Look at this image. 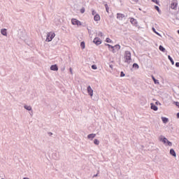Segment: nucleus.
<instances>
[{"label": "nucleus", "mask_w": 179, "mask_h": 179, "mask_svg": "<svg viewBox=\"0 0 179 179\" xmlns=\"http://www.w3.org/2000/svg\"><path fill=\"white\" fill-rule=\"evenodd\" d=\"M124 62L127 64H131V61H132V59L131 58V52L127 50L124 52Z\"/></svg>", "instance_id": "obj_1"}, {"label": "nucleus", "mask_w": 179, "mask_h": 179, "mask_svg": "<svg viewBox=\"0 0 179 179\" xmlns=\"http://www.w3.org/2000/svg\"><path fill=\"white\" fill-rule=\"evenodd\" d=\"M54 37H55V33H52V32L48 33L47 34L45 41H48V43H50V41H52V38H54Z\"/></svg>", "instance_id": "obj_2"}, {"label": "nucleus", "mask_w": 179, "mask_h": 179, "mask_svg": "<svg viewBox=\"0 0 179 179\" xmlns=\"http://www.w3.org/2000/svg\"><path fill=\"white\" fill-rule=\"evenodd\" d=\"M71 23L73 25L82 26V22L75 18L71 19Z\"/></svg>", "instance_id": "obj_3"}, {"label": "nucleus", "mask_w": 179, "mask_h": 179, "mask_svg": "<svg viewBox=\"0 0 179 179\" xmlns=\"http://www.w3.org/2000/svg\"><path fill=\"white\" fill-rule=\"evenodd\" d=\"M105 45H106V47H108L109 50H110V51H112V52H113V54H115V52H117V51H115V49H114V46H113L108 43H106Z\"/></svg>", "instance_id": "obj_4"}, {"label": "nucleus", "mask_w": 179, "mask_h": 179, "mask_svg": "<svg viewBox=\"0 0 179 179\" xmlns=\"http://www.w3.org/2000/svg\"><path fill=\"white\" fill-rule=\"evenodd\" d=\"M93 43H94V44H96V45H100V44H101V40L100 39V38H95L93 41Z\"/></svg>", "instance_id": "obj_5"}, {"label": "nucleus", "mask_w": 179, "mask_h": 179, "mask_svg": "<svg viewBox=\"0 0 179 179\" xmlns=\"http://www.w3.org/2000/svg\"><path fill=\"white\" fill-rule=\"evenodd\" d=\"M87 91L88 94L92 97L93 96V90L92 89V87H90V85H89L87 88Z\"/></svg>", "instance_id": "obj_6"}, {"label": "nucleus", "mask_w": 179, "mask_h": 179, "mask_svg": "<svg viewBox=\"0 0 179 179\" xmlns=\"http://www.w3.org/2000/svg\"><path fill=\"white\" fill-rule=\"evenodd\" d=\"M125 17V15L122 13H117V19H119V20H122Z\"/></svg>", "instance_id": "obj_7"}, {"label": "nucleus", "mask_w": 179, "mask_h": 179, "mask_svg": "<svg viewBox=\"0 0 179 179\" xmlns=\"http://www.w3.org/2000/svg\"><path fill=\"white\" fill-rule=\"evenodd\" d=\"M160 142H163L164 143H166L167 138L166 137H164L163 136H160L159 138Z\"/></svg>", "instance_id": "obj_8"}, {"label": "nucleus", "mask_w": 179, "mask_h": 179, "mask_svg": "<svg viewBox=\"0 0 179 179\" xmlns=\"http://www.w3.org/2000/svg\"><path fill=\"white\" fill-rule=\"evenodd\" d=\"M130 22H131V24H133L134 26H137V24H138V22L134 18H130Z\"/></svg>", "instance_id": "obj_9"}, {"label": "nucleus", "mask_w": 179, "mask_h": 179, "mask_svg": "<svg viewBox=\"0 0 179 179\" xmlns=\"http://www.w3.org/2000/svg\"><path fill=\"white\" fill-rule=\"evenodd\" d=\"M150 106H151V110H153L154 111H157L158 108L156 105H155V103H151Z\"/></svg>", "instance_id": "obj_10"}, {"label": "nucleus", "mask_w": 179, "mask_h": 179, "mask_svg": "<svg viewBox=\"0 0 179 179\" xmlns=\"http://www.w3.org/2000/svg\"><path fill=\"white\" fill-rule=\"evenodd\" d=\"M50 71H58V66L57 64L50 66Z\"/></svg>", "instance_id": "obj_11"}, {"label": "nucleus", "mask_w": 179, "mask_h": 179, "mask_svg": "<svg viewBox=\"0 0 179 179\" xmlns=\"http://www.w3.org/2000/svg\"><path fill=\"white\" fill-rule=\"evenodd\" d=\"M171 9H174L176 10V9H177V3L172 2L171 3Z\"/></svg>", "instance_id": "obj_12"}, {"label": "nucleus", "mask_w": 179, "mask_h": 179, "mask_svg": "<svg viewBox=\"0 0 179 179\" xmlns=\"http://www.w3.org/2000/svg\"><path fill=\"white\" fill-rule=\"evenodd\" d=\"M96 138V134H90L87 136L88 139H94Z\"/></svg>", "instance_id": "obj_13"}, {"label": "nucleus", "mask_w": 179, "mask_h": 179, "mask_svg": "<svg viewBox=\"0 0 179 179\" xmlns=\"http://www.w3.org/2000/svg\"><path fill=\"white\" fill-rule=\"evenodd\" d=\"M170 155H171V156H173V157H176V156H177V154L176 153L174 149L170 150Z\"/></svg>", "instance_id": "obj_14"}, {"label": "nucleus", "mask_w": 179, "mask_h": 179, "mask_svg": "<svg viewBox=\"0 0 179 179\" xmlns=\"http://www.w3.org/2000/svg\"><path fill=\"white\" fill-rule=\"evenodd\" d=\"M94 20L95 22H99V20H100V15L99 14H96L94 17Z\"/></svg>", "instance_id": "obj_15"}, {"label": "nucleus", "mask_w": 179, "mask_h": 179, "mask_svg": "<svg viewBox=\"0 0 179 179\" xmlns=\"http://www.w3.org/2000/svg\"><path fill=\"white\" fill-rule=\"evenodd\" d=\"M1 34L3 36H8V33L6 32V29H1Z\"/></svg>", "instance_id": "obj_16"}, {"label": "nucleus", "mask_w": 179, "mask_h": 179, "mask_svg": "<svg viewBox=\"0 0 179 179\" xmlns=\"http://www.w3.org/2000/svg\"><path fill=\"white\" fill-rule=\"evenodd\" d=\"M162 120L164 124H167V122H169V118L167 117H162Z\"/></svg>", "instance_id": "obj_17"}, {"label": "nucleus", "mask_w": 179, "mask_h": 179, "mask_svg": "<svg viewBox=\"0 0 179 179\" xmlns=\"http://www.w3.org/2000/svg\"><path fill=\"white\" fill-rule=\"evenodd\" d=\"M24 108H25V110H27V111H31V110H32L31 107L30 106H27V105H24Z\"/></svg>", "instance_id": "obj_18"}, {"label": "nucleus", "mask_w": 179, "mask_h": 179, "mask_svg": "<svg viewBox=\"0 0 179 179\" xmlns=\"http://www.w3.org/2000/svg\"><path fill=\"white\" fill-rule=\"evenodd\" d=\"M159 51H162V52H166V48H164V47H163V45H159Z\"/></svg>", "instance_id": "obj_19"}, {"label": "nucleus", "mask_w": 179, "mask_h": 179, "mask_svg": "<svg viewBox=\"0 0 179 179\" xmlns=\"http://www.w3.org/2000/svg\"><path fill=\"white\" fill-rule=\"evenodd\" d=\"M152 80L155 83V85H159V80L155 79V76H152Z\"/></svg>", "instance_id": "obj_20"}, {"label": "nucleus", "mask_w": 179, "mask_h": 179, "mask_svg": "<svg viewBox=\"0 0 179 179\" xmlns=\"http://www.w3.org/2000/svg\"><path fill=\"white\" fill-rule=\"evenodd\" d=\"M152 31H154V33H155V34H157V36H159V37H162V35L156 31V29H155V27H152Z\"/></svg>", "instance_id": "obj_21"}, {"label": "nucleus", "mask_w": 179, "mask_h": 179, "mask_svg": "<svg viewBox=\"0 0 179 179\" xmlns=\"http://www.w3.org/2000/svg\"><path fill=\"white\" fill-rule=\"evenodd\" d=\"M168 59H169V61L171 62L172 65H174V60L173 59V58L171 57V56L169 55V56H168Z\"/></svg>", "instance_id": "obj_22"}, {"label": "nucleus", "mask_w": 179, "mask_h": 179, "mask_svg": "<svg viewBox=\"0 0 179 179\" xmlns=\"http://www.w3.org/2000/svg\"><path fill=\"white\" fill-rule=\"evenodd\" d=\"M114 47V50H117L118 51V50H120L121 46L120 45H115Z\"/></svg>", "instance_id": "obj_23"}, {"label": "nucleus", "mask_w": 179, "mask_h": 179, "mask_svg": "<svg viewBox=\"0 0 179 179\" xmlns=\"http://www.w3.org/2000/svg\"><path fill=\"white\" fill-rule=\"evenodd\" d=\"M94 145H100V141L97 138H95L94 140Z\"/></svg>", "instance_id": "obj_24"}, {"label": "nucleus", "mask_w": 179, "mask_h": 179, "mask_svg": "<svg viewBox=\"0 0 179 179\" xmlns=\"http://www.w3.org/2000/svg\"><path fill=\"white\" fill-rule=\"evenodd\" d=\"M80 47L83 50H85V41H82L80 43Z\"/></svg>", "instance_id": "obj_25"}, {"label": "nucleus", "mask_w": 179, "mask_h": 179, "mask_svg": "<svg viewBox=\"0 0 179 179\" xmlns=\"http://www.w3.org/2000/svg\"><path fill=\"white\" fill-rule=\"evenodd\" d=\"M133 68H136V69H139V65L136 63L133 64Z\"/></svg>", "instance_id": "obj_26"}, {"label": "nucleus", "mask_w": 179, "mask_h": 179, "mask_svg": "<svg viewBox=\"0 0 179 179\" xmlns=\"http://www.w3.org/2000/svg\"><path fill=\"white\" fill-rule=\"evenodd\" d=\"M155 9L156 10H157V12H158L159 13H160V12H161L160 8H159L157 6H155Z\"/></svg>", "instance_id": "obj_27"}, {"label": "nucleus", "mask_w": 179, "mask_h": 179, "mask_svg": "<svg viewBox=\"0 0 179 179\" xmlns=\"http://www.w3.org/2000/svg\"><path fill=\"white\" fill-rule=\"evenodd\" d=\"M166 143H167V145H168V146H173V143H171V141H166Z\"/></svg>", "instance_id": "obj_28"}, {"label": "nucleus", "mask_w": 179, "mask_h": 179, "mask_svg": "<svg viewBox=\"0 0 179 179\" xmlns=\"http://www.w3.org/2000/svg\"><path fill=\"white\" fill-rule=\"evenodd\" d=\"M106 43H113V41L110 38H106Z\"/></svg>", "instance_id": "obj_29"}, {"label": "nucleus", "mask_w": 179, "mask_h": 179, "mask_svg": "<svg viewBox=\"0 0 179 179\" xmlns=\"http://www.w3.org/2000/svg\"><path fill=\"white\" fill-rule=\"evenodd\" d=\"M92 69H97V66L96 64H93L92 66H91Z\"/></svg>", "instance_id": "obj_30"}, {"label": "nucleus", "mask_w": 179, "mask_h": 179, "mask_svg": "<svg viewBox=\"0 0 179 179\" xmlns=\"http://www.w3.org/2000/svg\"><path fill=\"white\" fill-rule=\"evenodd\" d=\"M138 1L139 0H131V3H138Z\"/></svg>", "instance_id": "obj_31"}, {"label": "nucleus", "mask_w": 179, "mask_h": 179, "mask_svg": "<svg viewBox=\"0 0 179 179\" xmlns=\"http://www.w3.org/2000/svg\"><path fill=\"white\" fill-rule=\"evenodd\" d=\"M105 8H106V12L108 13V9H109L108 5V4H105Z\"/></svg>", "instance_id": "obj_32"}, {"label": "nucleus", "mask_w": 179, "mask_h": 179, "mask_svg": "<svg viewBox=\"0 0 179 179\" xmlns=\"http://www.w3.org/2000/svg\"><path fill=\"white\" fill-rule=\"evenodd\" d=\"M125 76V74L124 73V71L120 72V78H124Z\"/></svg>", "instance_id": "obj_33"}, {"label": "nucleus", "mask_w": 179, "mask_h": 179, "mask_svg": "<svg viewBox=\"0 0 179 179\" xmlns=\"http://www.w3.org/2000/svg\"><path fill=\"white\" fill-rule=\"evenodd\" d=\"M152 2H155L157 5H159L158 0H152Z\"/></svg>", "instance_id": "obj_34"}, {"label": "nucleus", "mask_w": 179, "mask_h": 179, "mask_svg": "<svg viewBox=\"0 0 179 179\" xmlns=\"http://www.w3.org/2000/svg\"><path fill=\"white\" fill-rule=\"evenodd\" d=\"M80 13H83L85 12V7H83L80 10Z\"/></svg>", "instance_id": "obj_35"}, {"label": "nucleus", "mask_w": 179, "mask_h": 179, "mask_svg": "<svg viewBox=\"0 0 179 179\" xmlns=\"http://www.w3.org/2000/svg\"><path fill=\"white\" fill-rule=\"evenodd\" d=\"M92 15H93V16H94V15H96V10L92 9Z\"/></svg>", "instance_id": "obj_36"}, {"label": "nucleus", "mask_w": 179, "mask_h": 179, "mask_svg": "<svg viewBox=\"0 0 179 179\" xmlns=\"http://www.w3.org/2000/svg\"><path fill=\"white\" fill-rule=\"evenodd\" d=\"M155 104H156V106H161L162 105V103H160V102H159V101H157L155 102Z\"/></svg>", "instance_id": "obj_37"}, {"label": "nucleus", "mask_w": 179, "mask_h": 179, "mask_svg": "<svg viewBox=\"0 0 179 179\" xmlns=\"http://www.w3.org/2000/svg\"><path fill=\"white\" fill-rule=\"evenodd\" d=\"M98 36L103 37V33L102 32H99Z\"/></svg>", "instance_id": "obj_38"}, {"label": "nucleus", "mask_w": 179, "mask_h": 179, "mask_svg": "<svg viewBox=\"0 0 179 179\" xmlns=\"http://www.w3.org/2000/svg\"><path fill=\"white\" fill-rule=\"evenodd\" d=\"M176 106L179 108V102H175Z\"/></svg>", "instance_id": "obj_39"}, {"label": "nucleus", "mask_w": 179, "mask_h": 179, "mask_svg": "<svg viewBox=\"0 0 179 179\" xmlns=\"http://www.w3.org/2000/svg\"><path fill=\"white\" fill-rule=\"evenodd\" d=\"M176 68H179V62H176Z\"/></svg>", "instance_id": "obj_40"}, {"label": "nucleus", "mask_w": 179, "mask_h": 179, "mask_svg": "<svg viewBox=\"0 0 179 179\" xmlns=\"http://www.w3.org/2000/svg\"><path fill=\"white\" fill-rule=\"evenodd\" d=\"M48 135H49V136H52V132H48Z\"/></svg>", "instance_id": "obj_41"}, {"label": "nucleus", "mask_w": 179, "mask_h": 179, "mask_svg": "<svg viewBox=\"0 0 179 179\" xmlns=\"http://www.w3.org/2000/svg\"><path fill=\"white\" fill-rule=\"evenodd\" d=\"M69 71L71 72V75H72V73H72V68H70V69H69Z\"/></svg>", "instance_id": "obj_42"}, {"label": "nucleus", "mask_w": 179, "mask_h": 179, "mask_svg": "<svg viewBox=\"0 0 179 179\" xmlns=\"http://www.w3.org/2000/svg\"><path fill=\"white\" fill-rule=\"evenodd\" d=\"M177 118H179V112L176 115Z\"/></svg>", "instance_id": "obj_43"}, {"label": "nucleus", "mask_w": 179, "mask_h": 179, "mask_svg": "<svg viewBox=\"0 0 179 179\" xmlns=\"http://www.w3.org/2000/svg\"><path fill=\"white\" fill-rule=\"evenodd\" d=\"M109 66L111 68V69H113V64H110Z\"/></svg>", "instance_id": "obj_44"}, {"label": "nucleus", "mask_w": 179, "mask_h": 179, "mask_svg": "<svg viewBox=\"0 0 179 179\" xmlns=\"http://www.w3.org/2000/svg\"><path fill=\"white\" fill-rule=\"evenodd\" d=\"M93 177H97V173L94 175Z\"/></svg>", "instance_id": "obj_45"}, {"label": "nucleus", "mask_w": 179, "mask_h": 179, "mask_svg": "<svg viewBox=\"0 0 179 179\" xmlns=\"http://www.w3.org/2000/svg\"><path fill=\"white\" fill-rule=\"evenodd\" d=\"M62 71H65V67H64V68L62 69Z\"/></svg>", "instance_id": "obj_46"}, {"label": "nucleus", "mask_w": 179, "mask_h": 179, "mask_svg": "<svg viewBox=\"0 0 179 179\" xmlns=\"http://www.w3.org/2000/svg\"><path fill=\"white\" fill-rule=\"evenodd\" d=\"M139 10H142L141 8H139Z\"/></svg>", "instance_id": "obj_47"}, {"label": "nucleus", "mask_w": 179, "mask_h": 179, "mask_svg": "<svg viewBox=\"0 0 179 179\" xmlns=\"http://www.w3.org/2000/svg\"><path fill=\"white\" fill-rule=\"evenodd\" d=\"M26 1H29V0H26Z\"/></svg>", "instance_id": "obj_48"}, {"label": "nucleus", "mask_w": 179, "mask_h": 179, "mask_svg": "<svg viewBox=\"0 0 179 179\" xmlns=\"http://www.w3.org/2000/svg\"><path fill=\"white\" fill-rule=\"evenodd\" d=\"M1 179H3V178H1Z\"/></svg>", "instance_id": "obj_49"}]
</instances>
